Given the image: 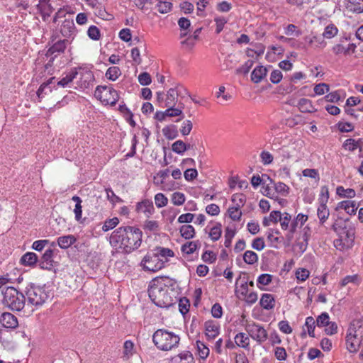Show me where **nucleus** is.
<instances>
[{
  "mask_svg": "<svg viewBox=\"0 0 363 363\" xmlns=\"http://www.w3.org/2000/svg\"><path fill=\"white\" fill-rule=\"evenodd\" d=\"M141 242V230L130 226L117 228L110 237L111 245L125 253H130L138 249L140 246Z\"/></svg>",
  "mask_w": 363,
  "mask_h": 363,
  "instance_id": "obj_1",
  "label": "nucleus"
},
{
  "mask_svg": "<svg viewBox=\"0 0 363 363\" xmlns=\"http://www.w3.org/2000/svg\"><path fill=\"white\" fill-rule=\"evenodd\" d=\"M174 292L164 284L160 283L158 280L154 281L148 289L149 297L158 307L169 308L177 301Z\"/></svg>",
  "mask_w": 363,
  "mask_h": 363,
  "instance_id": "obj_2",
  "label": "nucleus"
},
{
  "mask_svg": "<svg viewBox=\"0 0 363 363\" xmlns=\"http://www.w3.org/2000/svg\"><path fill=\"white\" fill-rule=\"evenodd\" d=\"M152 342L158 350L167 352L178 347L180 337L174 332L158 329L152 335Z\"/></svg>",
  "mask_w": 363,
  "mask_h": 363,
  "instance_id": "obj_3",
  "label": "nucleus"
},
{
  "mask_svg": "<svg viewBox=\"0 0 363 363\" xmlns=\"http://www.w3.org/2000/svg\"><path fill=\"white\" fill-rule=\"evenodd\" d=\"M363 344V322L353 321L347 333L346 346L350 352H356Z\"/></svg>",
  "mask_w": 363,
  "mask_h": 363,
  "instance_id": "obj_4",
  "label": "nucleus"
},
{
  "mask_svg": "<svg viewBox=\"0 0 363 363\" xmlns=\"http://www.w3.org/2000/svg\"><path fill=\"white\" fill-rule=\"evenodd\" d=\"M2 294V303L5 307L13 311H20L24 308L25 296L14 287H7Z\"/></svg>",
  "mask_w": 363,
  "mask_h": 363,
  "instance_id": "obj_5",
  "label": "nucleus"
},
{
  "mask_svg": "<svg viewBox=\"0 0 363 363\" xmlns=\"http://www.w3.org/2000/svg\"><path fill=\"white\" fill-rule=\"evenodd\" d=\"M26 295L28 303L35 306H42L49 297L44 288L34 285L27 288Z\"/></svg>",
  "mask_w": 363,
  "mask_h": 363,
  "instance_id": "obj_6",
  "label": "nucleus"
},
{
  "mask_svg": "<svg viewBox=\"0 0 363 363\" xmlns=\"http://www.w3.org/2000/svg\"><path fill=\"white\" fill-rule=\"evenodd\" d=\"M94 96L101 102L111 106L116 105L119 99L118 92L111 87L98 86L94 91Z\"/></svg>",
  "mask_w": 363,
  "mask_h": 363,
  "instance_id": "obj_7",
  "label": "nucleus"
},
{
  "mask_svg": "<svg viewBox=\"0 0 363 363\" xmlns=\"http://www.w3.org/2000/svg\"><path fill=\"white\" fill-rule=\"evenodd\" d=\"M245 330L248 335L259 344L265 342L268 338L267 330L264 327L256 323L246 324Z\"/></svg>",
  "mask_w": 363,
  "mask_h": 363,
  "instance_id": "obj_8",
  "label": "nucleus"
},
{
  "mask_svg": "<svg viewBox=\"0 0 363 363\" xmlns=\"http://www.w3.org/2000/svg\"><path fill=\"white\" fill-rule=\"evenodd\" d=\"M141 266L145 270L153 272H157L163 268L162 262L160 261L158 257H157L155 253L152 255H147L143 259Z\"/></svg>",
  "mask_w": 363,
  "mask_h": 363,
  "instance_id": "obj_9",
  "label": "nucleus"
},
{
  "mask_svg": "<svg viewBox=\"0 0 363 363\" xmlns=\"http://www.w3.org/2000/svg\"><path fill=\"white\" fill-rule=\"evenodd\" d=\"M345 235H340V238L335 240L334 245L339 250L350 248L354 240V233L352 230L343 232Z\"/></svg>",
  "mask_w": 363,
  "mask_h": 363,
  "instance_id": "obj_10",
  "label": "nucleus"
},
{
  "mask_svg": "<svg viewBox=\"0 0 363 363\" xmlns=\"http://www.w3.org/2000/svg\"><path fill=\"white\" fill-rule=\"evenodd\" d=\"M169 171L168 169L160 171L157 175L154 177L155 184L160 185L163 190H172L174 189L175 183L172 182L171 184L166 183L165 180L169 177Z\"/></svg>",
  "mask_w": 363,
  "mask_h": 363,
  "instance_id": "obj_11",
  "label": "nucleus"
},
{
  "mask_svg": "<svg viewBox=\"0 0 363 363\" xmlns=\"http://www.w3.org/2000/svg\"><path fill=\"white\" fill-rule=\"evenodd\" d=\"M51 0H40L37 5L43 21H47L50 17L51 13L54 11L55 8L52 6Z\"/></svg>",
  "mask_w": 363,
  "mask_h": 363,
  "instance_id": "obj_12",
  "label": "nucleus"
},
{
  "mask_svg": "<svg viewBox=\"0 0 363 363\" xmlns=\"http://www.w3.org/2000/svg\"><path fill=\"white\" fill-rule=\"evenodd\" d=\"M310 237V228L308 227L303 228L301 235L297 239L296 242V247L298 248V250L300 253H303L308 247V241Z\"/></svg>",
  "mask_w": 363,
  "mask_h": 363,
  "instance_id": "obj_13",
  "label": "nucleus"
},
{
  "mask_svg": "<svg viewBox=\"0 0 363 363\" xmlns=\"http://www.w3.org/2000/svg\"><path fill=\"white\" fill-rule=\"evenodd\" d=\"M206 335L208 340H213L220 333V325L214 320H208L205 323Z\"/></svg>",
  "mask_w": 363,
  "mask_h": 363,
  "instance_id": "obj_14",
  "label": "nucleus"
},
{
  "mask_svg": "<svg viewBox=\"0 0 363 363\" xmlns=\"http://www.w3.org/2000/svg\"><path fill=\"white\" fill-rule=\"evenodd\" d=\"M0 323L6 328H16L18 325L16 317L8 312L0 314Z\"/></svg>",
  "mask_w": 363,
  "mask_h": 363,
  "instance_id": "obj_15",
  "label": "nucleus"
},
{
  "mask_svg": "<svg viewBox=\"0 0 363 363\" xmlns=\"http://www.w3.org/2000/svg\"><path fill=\"white\" fill-rule=\"evenodd\" d=\"M68 40H59L55 43L47 51L46 56L51 57L55 55L56 57L57 55L64 52L66 49Z\"/></svg>",
  "mask_w": 363,
  "mask_h": 363,
  "instance_id": "obj_16",
  "label": "nucleus"
},
{
  "mask_svg": "<svg viewBox=\"0 0 363 363\" xmlns=\"http://www.w3.org/2000/svg\"><path fill=\"white\" fill-rule=\"evenodd\" d=\"M136 211L143 213L147 218H149L155 211L153 203L150 200H143L136 206Z\"/></svg>",
  "mask_w": 363,
  "mask_h": 363,
  "instance_id": "obj_17",
  "label": "nucleus"
},
{
  "mask_svg": "<svg viewBox=\"0 0 363 363\" xmlns=\"http://www.w3.org/2000/svg\"><path fill=\"white\" fill-rule=\"evenodd\" d=\"M181 89H182V86H177V88H172L168 90L164 106L172 107L175 106L177 98L181 93Z\"/></svg>",
  "mask_w": 363,
  "mask_h": 363,
  "instance_id": "obj_18",
  "label": "nucleus"
},
{
  "mask_svg": "<svg viewBox=\"0 0 363 363\" xmlns=\"http://www.w3.org/2000/svg\"><path fill=\"white\" fill-rule=\"evenodd\" d=\"M345 4L349 12L357 14L363 13V0H345Z\"/></svg>",
  "mask_w": 363,
  "mask_h": 363,
  "instance_id": "obj_19",
  "label": "nucleus"
},
{
  "mask_svg": "<svg viewBox=\"0 0 363 363\" xmlns=\"http://www.w3.org/2000/svg\"><path fill=\"white\" fill-rule=\"evenodd\" d=\"M345 210L349 215L356 214L357 207L354 201L346 200L339 202L335 208L336 211Z\"/></svg>",
  "mask_w": 363,
  "mask_h": 363,
  "instance_id": "obj_20",
  "label": "nucleus"
},
{
  "mask_svg": "<svg viewBox=\"0 0 363 363\" xmlns=\"http://www.w3.org/2000/svg\"><path fill=\"white\" fill-rule=\"evenodd\" d=\"M155 255L158 257L160 261L162 262L163 267L164 264L169 261L170 257H173L174 255V252L169 249L164 247H158L156 250V252H155Z\"/></svg>",
  "mask_w": 363,
  "mask_h": 363,
  "instance_id": "obj_21",
  "label": "nucleus"
},
{
  "mask_svg": "<svg viewBox=\"0 0 363 363\" xmlns=\"http://www.w3.org/2000/svg\"><path fill=\"white\" fill-rule=\"evenodd\" d=\"M170 363H194V359L190 352L184 351L172 357Z\"/></svg>",
  "mask_w": 363,
  "mask_h": 363,
  "instance_id": "obj_22",
  "label": "nucleus"
},
{
  "mask_svg": "<svg viewBox=\"0 0 363 363\" xmlns=\"http://www.w3.org/2000/svg\"><path fill=\"white\" fill-rule=\"evenodd\" d=\"M60 32L64 37L69 38L71 36L74 32L73 19L69 18H65L61 26Z\"/></svg>",
  "mask_w": 363,
  "mask_h": 363,
  "instance_id": "obj_23",
  "label": "nucleus"
},
{
  "mask_svg": "<svg viewBox=\"0 0 363 363\" xmlns=\"http://www.w3.org/2000/svg\"><path fill=\"white\" fill-rule=\"evenodd\" d=\"M77 241L72 235L60 236L57 238V245L62 249H67Z\"/></svg>",
  "mask_w": 363,
  "mask_h": 363,
  "instance_id": "obj_24",
  "label": "nucleus"
},
{
  "mask_svg": "<svg viewBox=\"0 0 363 363\" xmlns=\"http://www.w3.org/2000/svg\"><path fill=\"white\" fill-rule=\"evenodd\" d=\"M259 303L264 309L270 310L274 307L275 300L272 294H264L260 298Z\"/></svg>",
  "mask_w": 363,
  "mask_h": 363,
  "instance_id": "obj_25",
  "label": "nucleus"
},
{
  "mask_svg": "<svg viewBox=\"0 0 363 363\" xmlns=\"http://www.w3.org/2000/svg\"><path fill=\"white\" fill-rule=\"evenodd\" d=\"M267 69L263 66H258L254 69L251 74V79L254 83L260 82L267 74Z\"/></svg>",
  "mask_w": 363,
  "mask_h": 363,
  "instance_id": "obj_26",
  "label": "nucleus"
},
{
  "mask_svg": "<svg viewBox=\"0 0 363 363\" xmlns=\"http://www.w3.org/2000/svg\"><path fill=\"white\" fill-rule=\"evenodd\" d=\"M356 45L353 43L349 44L347 48H345L343 45L340 44L335 45L333 48V52L335 55H339L343 53L344 55H349L351 52L354 53L355 52Z\"/></svg>",
  "mask_w": 363,
  "mask_h": 363,
  "instance_id": "obj_27",
  "label": "nucleus"
},
{
  "mask_svg": "<svg viewBox=\"0 0 363 363\" xmlns=\"http://www.w3.org/2000/svg\"><path fill=\"white\" fill-rule=\"evenodd\" d=\"M235 342L237 346L247 349L250 345V339L245 333H239L235 337Z\"/></svg>",
  "mask_w": 363,
  "mask_h": 363,
  "instance_id": "obj_28",
  "label": "nucleus"
},
{
  "mask_svg": "<svg viewBox=\"0 0 363 363\" xmlns=\"http://www.w3.org/2000/svg\"><path fill=\"white\" fill-rule=\"evenodd\" d=\"M327 203H320L317 210V215L320 224H323L328 218L330 211L327 207Z\"/></svg>",
  "mask_w": 363,
  "mask_h": 363,
  "instance_id": "obj_29",
  "label": "nucleus"
},
{
  "mask_svg": "<svg viewBox=\"0 0 363 363\" xmlns=\"http://www.w3.org/2000/svg\"><path fill=\"white\" fill-rule=\"evenodd\" d=\"M21 262L26 266H33L38 262V256L34 252H26L21 259Z\"/></svg>",
  "mask_w": 363,
  "mask_h": 363,
  "instance_id": "obj_30",
  "label": "nucleus"
},
{
  "mask_svg": "<svg viewBox=\"0 0 363 363\" xmlns=\"http://www.w3.org/2000/svg\"><path fill=\"white\" fill-rule=\"evenodd\" d=\"M201 246V242L199 240L196 241H190L187 242L186 243L184 244L182 246V250L183 252L191 255L193 254L198 247Z\"/></svg>",
  "mask_w": 363,
  "mask_h": 363,
  "instance_id": "obj_31",
  "label": "nucleus"
},
{
  "mask_svg": "<svg viewBox=\"0 0 363 363\" xmlns=\"http://www.w3.org/2000/svg\"><path fill=\"white\" fill-rule=\"evenodd\" d=\"M297 106L303 113H311L313 110L311 101L305 98H302L298 101Z\"/></svg>",
  "mask_w": 363,
  "mask_h": 363,
  "instance_id": "obj_32",
  "label": "nucleus"
},
{
  "mask_svg": "<svg viewBox=\"0 0 363 363\" xmlns=\"http://www.w3.org/2000/svg\"><path fill=\"white\" fill-rule=\"evenodd\" d=\"M179 232L181 235L185 239H191L195 235V229L191 225H184L180 229Z\"/></svg>",
  "mask_w": 363,
  "mask_h": 363,
  "instance_id": "obj_33",
  "label": "nucleus"
},
{
  "mask_svg": "<svg viewBox=\"0 0 363 363\" xmlns=\"http://www.w3.org/2000/svg\"><path fill=\"white\" fill-rule=\"evenodd\" d=\"M72 200L76 203L75 208L74 209V213L75 214V219L77 221H81L82 213V206L81 203H82V201L77 196H74L72 197Z\"/></svg>",
  "mask_w": 363,
  "mask_h": 363,
  "instance_id": "obj_34",
  "label": "nucleus"
},
{
  "mask_svg": "<svg viewBox=\"0 0 363 363\" xmlns=\"http://www.w3.org/2000/svg\"><path fill=\"white\" fill-rule=\"evenodd\" d=\"M337 194L341 197L352 199L355 196V191L352 189H345L343 186H337L336 189Z\"/></svg>",
  "mask_w": 363,
  "mask_h": 363,
  "instance_id": "obj_35",
  "label": "nucleus"
},
{
  "mask_svg": "<svg viewBox=\"0 0 363 363\" xmlns=\"http://www.w3.org/2000/svg\"><path fill=\"white\" fill-rule=\"evenodd\" d=\"M172 150L179 155H183L187 150V144L181 140H177L172 144Z\"/></svg>",
  "mask_w": 363,
  "mask_h": 363,
  "instance_id": "obj_36",
  "label": "nucleus"
},
{
  "mask_svg": "<svg viewBox=\"0 0 363 363\" xmlns=\"http://www.w3.org/2000/svg\"><path fill=\"white\" fill-rule=\"evenodd\" d=\"M77 75V72L76 70L70 72L57 82V85L65 87L69 83L72 82Z\"/></svg>",
  "mask_w": 363,
  "mask_h": 363,
  "instance_id": "obj_37",
  "label": "nucleus"
},
{
  "mask_svg": "<svg viewBox=\"0 0 363 363\" xmlns=\"http://www.w3.org/2000/svg\"><path fill=\"white\" fill-rule=\"evenodd\" d=\"M348 220H349L348 219L337 220L333 225V229L334 230V231H335L338 234L344 235L343 232L347 231V230L345 231V229L346 228V223Z\"/></svg>",
  "mask_w": 363,
  "mask_h": 363,
  "instance_id": "obj_38",
  "label": "nucleus"
},
{
  "mask_svg": "<svg viewBox=\"0 0 363 363\" xmlns=\"http://www.w3.org/2000/svg\"><path fill=\"white\" fill-rule=\"evenodd\" d=\"M159 3L157 4V11L162 14L167 13L172 10V4L169 1L158 0Z\"/></svg>",
  "mask_w": 363,
  "mask_h": 363,
  "instance_id": "obj_39",
  "label": "nucleus"
},
{
  "mask_svg": "<svg viewBox=\"0 0 363 363\" xmlns=\"http://www.w3.org/2000/svg\"><path fill=\"white\" fill-rule=\"evenodd\" d=\"M243 259L247 264H253L257 262L258 256L255 252L247 250L243 255Z\"/></svg>",
  "mask_w": 363,
  "mask_h": 363,
  "instance_id": "obj_40",
  "label": "nucleus"
},
{
  "mask_svg": "<svg viewBox=\"0 0 363 363\" xmlns=\"http://www.w3.org/2000/svg\"><path fill=\"white\" fill-rule=\"evenodd\" d=\"M121 72L118 67H111L108 69L106 73V77L112 81H115L121 75Z\"/></svg>",
  "mask_w": 363,
  "mask_h": 363,
  "instance_id": "obj_41",
  "label": "nucleus"
},
{
  "mask_svg": "<svg viewBox=\"0 0 363 363\" xmlns=\"http://www.w3.org/2000/svg\"><path fill=\"white\" fill-rule=\"evenodd\" d=\"M162 133L169 140L174 139L177 136V131L174 125L164 127L162 129Z\"/></svg>",
  "mask_w": 363,
  "mask_h": 363,
  "instance_id": "obj_42",
  "label": "nucleus"
},
{
  "mask_svg": "<svg viewBox=\"0 0 363 363\" xmlns=\"http://www.w3.org/2000/svg\"><path fill=\"white\" fill-rule=\"evenodd\" d=\"M230 218L234 221H239L242 216V211L236 206L230 207L228 210Z\"/></svg>",
  "mask_w": 363,
  "mask_h": 363,
  "instance_id": "obj_43",
  "label": "nucleus"
},
{
  "mask_svg": "<svg viewBox=\"0 0 363 363\" xmlns=\"http://www.w3.org/2000/svg\"><path fill=\"white\" fill-rule=\"evenodd\" d=\"M196 345L199 357L203 359L207 358L208 356L209 355L208 347H206L203 342L200 341L196 342Z\"/></svg>",
  "mask_w": 363,
  "mask_h": 363,
  "instance_id": "obj_44",
  "label": "nucleus"
},
{
  "mask_svg": "<svg viewBox=\"0 0 363 363\" xmlns=\"http://www.w3.org/2000/svg\"><path fill=\"white\" fill-rule=\"evenodd\" d=\"M221 233V225L220 223H217L211 229L209 236L212 240L216 241L220 238Z\"/></svg>",
  "mask_w": 363,
  "mask_h": 363,
  "instance_id": "obj_45",
  "label": "nucleus"
},
{
  "mask_svg": "<svg viewBox=\"0 0 363 363\" xmlns=\"http://www.w3.org/2000/svg\"><path fill=\"white\" fill-rule=\"evenodd\" d=\"M338 32V30L336 26H335L333 24L328 25L325 29V31L323 33V38L330 39L335 36Z\"/></svg>",
  "mask_w": 363,
  "mask_h": 363,
  "instance_id": "obj_46",
  "label": "nucleus"
},
{
  "mask_svg": "<svg viewBox=\"0 0 363 363\" xmlns=\"http://www.w3.org/2000/svg\"><path fill=\"white\" fill-rule=\"evenodd\" d=\"M330 317L328 313H322L316 319V325L318 327H325L330 323Z\"/></svg>",
  "mask_w": 363,
  "mask_h": 363,
  "instance_id": "obj_47",
  "label": "nucleus"
},
{
  "mask_svg": "<svg viewBox=\"0 0 363 363\" xmlns=\"http://www.w3.org/2000/svg\"><path fill=\"white\" fill-rule=\"evenodd\" d=\"M291 219V216L289 213L285 212L281 214V218L279 219L280 225L282 230H286L289 228V223Z\"/></svg>",
  "mask_w": 363,
  "mask_h": 363,
  "instance_id": "obj_48",
  "label": "nucleus"
},
{
  "mask_svg": "<svg viewBox=\"0 0 363 363\" xmlns=\"http://www.w3.org/2000/svg\"><path fill=\"white\" fill-rule=\"evenodd\" d=\"M315 324V321L312 316H309V317L306 318L305 325L307 328L308 335L313 337H315V334H314Z\"/></svg>",
  "mask_w": 363,
  "mask_h": 363,
  "instance_id": "obj_49",
  "label": "nucleus"
},
{
  "mask_svg": "<svg viewBox=\"0 0 363 363\" xmlns=\"http://www.w3.org/2000/svg\"><path fill=\"white\" fill-rule=\"evenodd\" d=\"M232 201L235 204L236 207L240 208L244 206L246 197L242 194H235L232 196Z\"/></svg>",
  "mask_w": 363,
  "mask_h": 363,
  "instance_id": "obj_50",
  "label": "nucleus"
},
{
  "mask_svg": "<svg viewBox=\"0 0 363 363\" xmlns=\"http://www.w3.org/2000/svg\"><path fill=\"white\" fill-rule=\"evenodd\" d=\"M119 223L118 218L114 217L113 218L106 220L102 226V230L105 232L114 228Z\"/></svg>",
  "mask_w": 363,
  "mask_h": 363,
  "instance_id": "obj_51",
  "label": "nucleus"
},
{
  "mask_svg": "<svg viewBox=\"0 0 363 363\" xmlns=\"http://www.w3.org/2000/svg\"><path fill=\"white\" fill-rule=\"evenodd\" d=\"M155 205L158 208H162L167 204V198L162 193H158L155 196Z\"/></svg>",
  "mask_w": 363,
  "mask_h": 363,
  "instance_id": "obj_52",
  "label": "nucleus"
},
{
  "mask_svg": "<svg viewBox=\"0 0 363 363\" xmlns=\"http://www.w3.org/2000/svg\"><path fill=\"white\" fill-rule=\"evenodd\" d=\"M185 201V196L181 192H174L172 196V202L175 206H181Z\"/></svg>",
  "mask_w": 363,
  "mask_h": 363,
  "instance_id": "obj_53",
  "label": "nucleus"
},
{
  "mask_svg": "<svg viewBox=\"0 0 363 363\" xmlns=\"http://www.w3.org/2000/svg\"><path fill=\"white\" fill-rule=\"evenodd\" d=\"M192 128H193L192 122L190 120H186L182 123V125L180 129V132L182 135L186 136L191 133Z\"/></svg>",
  "mask_w": 363,
  "mask_h": 363,
  "instance_id": "obj_54",
  "label": "nucleus"
},
{
  "mask_svg": "<svg viewBox=\"0 0 363 363\" xmlns=\"http://www.w3.org/2000/svg\"><path fill=\"white\" fill-rule=\"evenodd\" d=\"M274 189L277 193H279L283 196H286L289 191V187L282 182L274 184Z\"/></svg>",
  "mask_w": 363,
  "mask_h": 363,
  "instance_id": "obj_55",
  "label": "nucleus"
},
{
  "mask_svg": "<svg viewBox=\"0 0 363 363\" xmlns=\"http://www.w3.org/2000/svg\"><path fill=\"white\" fill-rule=\"evenodd\" d=\"M343 147L349 151H354L359 147V142L349 138L344 142Z\"/></svg>",
  "mask_w": 363,
  "mask_h": 363,
  "instance_id": "obj_56",
  "label": "nucleus"
},
{
  "mask_svg": "<svg viewBox=\"0 0 363 363\" xmlns=\"http://www.w3.org/2000/svg\"><path fill=\"white\" fill-rule=\"evenodd\" d=\"M87 34L89 37L92 40H97L100 38V30L95 26H91L89 28Z\"/></svg>",
  "mask_w": 363,
  "mask_h": 363,
  "instance_id": "obj_57",
  "label": "nucleus"
},
{
  "mask_svg": "<svg viewBox=\"0 0 363 363\" xmlns=\"http://www.w3.org/2000/svg\"><path fill=\"white\" fill-rule=\"evenodd\" d=\"M301 33V31L297 30V27L294 24H289L285 29L286 35L298 37Z\"/></svg>",
  "mask_w": 363,
  "mask_h": 363,
  "instance_id": "obj_58",
  "label": "nucleus"
},
{
  "mask_svg": "<svg viewBox=\"0 0 363 363\" xmlns=\"http://www.w3.org/2000/svg\"><path fill=\"white\" fill-rule=\"evenodd\" d=\"M214 21L216 22V33H220L223 30L225 24L228 22L225 18L221 16L216 17L214 18Z\"/></svg>",
  "mask_w": 363,
  "mask_h": 363,
  "instance_id": "obj_59",
  "label": "nucleus"
},
{
  "mask_svg": "<svg viewBox=\"0 0 363 363\" xmlns=\"http://www.w3.org/2000/svg\"><path fill=\"white\" fill-rule=\"evenodd\" d=\"M235 233L233 230L230 229L229 228L225 229L224 245L226 247H229L230 246L232 239L235 236Z\"/></svg>",
  "mask_w": 363,
  "mask_h": 363,
  "instance_id": "obj_60",
  "label": "nucleus"
},
{
  "mask_svg": "<svg viewBox=\"0 0 363 363\" xmlns=\"http://www.w3.org/2000/svg\"><path fill=\"white\" fill-rule=\"evenodd\" d=\"M329 199V191L326 186H323L320 189V194L319 198L320 203H327Z\"/></svg>",
  "mask_w": 363,
  "mask_h": 363,
  "instance_id": "obj_61",
  "label": "nucleus"
},
{
  "mask_svg": "<svg viewBox=\"0 0 363 363\" xmlns=\"http://www.w3.org/2000/svg\"><path fill=\"white\" fill-rule=\"evenodd\" d=\"M272 276L269 274H262L257 279V284L267 286L272 282Z\"/></svg>",
  "mask_w": 363,
  "mask_h": 363,
  "instance_id": "obj_62",
  "label": "nucleus"
},
{
  "mask_svg": "<svg viewBox=\"0 0 363 363\" xmlns=\"http://www.w3.org/2000/svg\"><path fill=\"white\" fill-rule=\"evenodd\" d=\"M329 85L325 83H320L315 86L314 91L318 95H322L329 91Z\"/></svg>",
  "mask_w": 363,
  "mask_h": 363,
  "instance_id": "obj_63",
  "label": "nucleus"
},
{
  "mask_svg": "<svg viewBox=\"0 0 363 363\" xmlns=\"http://www.w3.org/2000/svg\"><path fill=\"white\" fill-rule=\"evenodd\" d=\"M138 82L143 86L149 85L152 82L150 74L147 72L141 73L138 76Z\"/></svg>",
  "mask_w": 363,
  "mask_h": 363,
  "instance_id": "obj_64",
  "label": "nucleus"
}]
</instances>
